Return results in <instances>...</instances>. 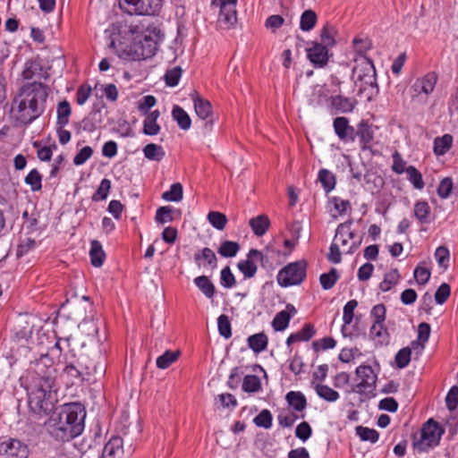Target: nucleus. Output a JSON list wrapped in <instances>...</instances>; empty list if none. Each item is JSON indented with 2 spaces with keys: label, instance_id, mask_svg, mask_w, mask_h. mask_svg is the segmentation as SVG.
<instances>
[{
  "label": "nucleus",
  "instance_id": "1",
  "mask_svg": "<svg viewBox=\"0 0 458 458\" xmlns=\"http://www.w3.org/2000/svg\"><path fill=\"white\" fill-rule=\"evenodd\" d=\"M48 87L41 81L24 83L17 90L11 107L16 125H29L45 112Z\"/></svg>",
  "mask_w": 458,
  "mask_h": 458
},
{
  "label": "nucleus",
  "instance_id": "2",
  "mask_svg": "<svg viewBox=\"0 0 458 458\" xmlns=\"http://www.w3.org/2000/svg\"><path fill=\"white\" fill-rule=\"evenodd\" d=\"M85 407L79 403L64 404L55 411L46 422L49 435L57 441L68 442L79 437L84 430Z\"/></svg>",
  "mask_w": 458,
  "mask_h": 458
},
{
  "label": "nucleus",
  "instance_id": "3",
  "mask_svg": "<svg viewBox=\"0 0 458 458\" xmlns=\"http://www.w3.org/2000/svg\"><path fill=\"white\" fill-rule=\"evenodd\" d=\"M48 357H43L36 365L38 382L29 394L28 404L30 410L38 415H47L54 408L52 391H55L56 370Z\"/></svg>",
  "mask_w": 458,
  "mask_h": 458
},
{
  "label": "nucleus",
  "instance_id": "4",
  "mask_svg": "<svg viewBox=\"0 0 458 458\" xmlns=\"http://www.w3.org/2000/svg\"><path fill=\"white\" fill-rule=\"evenodd\" d=\"M144 26L131 25L130 31L132 34H137L133 38V42L130 47V52H131V59L141 60L148 59L156 54L157 49V43L154 40L149 34L142 33Z\"/></svg>",
  "mask_w": 458,
  "mask_h": 458
},
{
  "label": "nucleus",
  "instance_id": "5",
  "mask_svg": "<svg viewBox=\"0 0 458 458\" xmlns=\"http://www.w3.org/2000/svg\"><path fill=\"white\" fill-rule=\"evenodd\" d=\"M445 429L433 419L428 420L420 429V437L413 436L412 446L419 452H427L439 445Z\"/></svg>",
  "mask_w": 458,
  "mask_h": 458
},
{
  "label": "nucleus",
  "instance_id": "6",
  "mask_svg": "<svg viewBox=\"0 0 458 458\" xmlns=\"http://www.w3.org/2000/svg\"><path fill=\"white\" fill-rule=\"evenodd\" d=\"M352 79L355 83L360 82V89L367 87L377 88V74L374 64L367 55L353 58Z\"/></svg>",
  "mask_w": 458,
  "mask_h": 458
},
{
  "label": "nucleus",
  "instance_id": "7",
  "mask_svg": "<svg viewBox=\"0 0 458 458\" xmlns=\"http://www.w3.org/2000/svg\"><path fill=\"white\" fill-rule=\"evenodd\" d=\"M307 272V263L304 260H298L289 263L279 270L276 279L282 287H289L301 284Z\"/></svg>",
  "mask_w": 458,
  "mask_h": 458
},
{
  "label": "nucleus",
  "instance_id": "8",
  "mask_svg": "<svg viewBox=\"0 0 458 458\" xmlns=\"http://www.w3.org/2000/svg\"><path fill=\"white\" fill-rule=\"evenodd\" d=\"M120 8L129 14L157 15L162 9L163 0H118Z\"/></svg>",
  "mask_w": 458,
  "mask_h": 458
},
{
  "label": "nucleus",
  "instance_id": "9",
  "mask_svg": "<svg viewBox=\"0 0 458 458\" xmlns=\"http://www.w3.org/2000/svg\"><path fill=\"white\" fill-rule=\"evenodd\" d=\"M211 4L219 8L218 25L224 30L233 28L237 22V0H212Z\"/></svg>",
  "mask_w": 458,
  "mask_h": 458
},
{
  "label": "nucleus",
  "instance_id": "10",
  "mask_svg": "<svg viewBox=\"0 0 458 458\" xmlns=\"http://www.w3.org/2000/svg\"><path fill=\"white\" fill-rule=\"evenodd\" d=\"M359 383L356 384L352 391L360 394L373 393L376 388L377 374L369 365H360L355 370Z\"/></svg>",
  "mask_w": 458,
  "mask_h": 458
},
{
  "label": "nucleus",
  "instance_id": "11",
  "mask_svg": "<svg viewBox=\"0 0 458 458\" xmlns=\"http://www.w3.org/2000/svg\"><path fill=\"white\" fill-rule=\"evenodd\" d=\"M257 261L263 263L267 261V258L260 250L251 249L247 254V259L238 262L237 267L243 274L244 278H252L256 275Z\"/></svg>",
  "mask_w": 458,
  "mask_h": 458
},
{
  "label": "nucleus",
  "instance_id": "12",
  "mask_svg": "<svg viewBox=\"0 0 458 458\" xmlns=\"http://www.w3.org/2000/svg\"><path fill=\"white\" fill-rule=\"evenodd\" d=\"M27 445L18 439L10 438L0 444V458H28Z\"/></svg>",
  "mask_w": 458,
  "mask_h": 458
},
{
  "label": "nucleus",
  "instance_id": "13",
  "mask_svg": "<svg viewBox=\"0 0 458 458\" xmlns=\"http://www.w3.org/2000/svg\"><path fill=\"white\" fill-rule=\"evenodd\" d=\"M21 77L26 81H41L48 78V72L39 59H31L25 63Z\"/></svg>",
  "mask_w": 458,
  "mask_h": 458
},
{
  "label": "nucleus",
  "instance_id": "14",
  "mask_svg": "<svg viewBox=\"0 0 458 458\" xmlns=\"http://www.w3.org/2000/svg\"><path fill=\"white\" fill-rule=\"evenodd\" d=\"M307 57L315 68L325 67L329 59V50L327 47L318 42H311V46L307 47Z\"/></svg>",
  "mask_w": 458,
  "mask_h": 458
},
{
  "label": "nucleus",
  "instance_id": "15",
  "mask_svg": "<svg viewBox=\"0 0 458 458\" xmlns=\"http://www.w3.org/2000/svg\"><path fill=\"white\" fill-rule=\"evenodd\" d=\"M333 127L337 137L343 141H354L355 129L349 123V120L344 116L334 119Z\"/></svg>",
  "mask_w": 458,
  "mask_h": 458
},
{
  "label": "nucleus",
  "instance_id": "16",
  "mask_svg": "<svg viewBox=\"0 0 458 458\" xmlns=\"http://www.w3.org/2000/svg\"><path fill=\"white\" fill-rule=\"evenodd\" d=\"M437 80L438 76L436 72H428L423 77L419 78L415 81V82L412 85V89L417 95L425 94L428 96L433 92L437 82Z\"/></svg>",
  "mask_w": 458,
  "mask_h": 458
},
{
  "label": "nucleus",
  "instance_id": "17",
  "mask_svg": "<svg viewBox=\"0 0 458 458\" xmlns=\"http://www.w3.org/2000/svg\"><path fill=\"white\" fill-rule=\"evenodd\" d=\"M359 138L362 150L370 149L371 142L374 140V131L368 122L361 120L355 129V137Z\"/></svg>",
  "mask_w": 458,
  "mask_h": 458
},
{
  "label": "nucleus",
  "instance_id": "18",
  "mask_svg": "<svg viewBox=\"0 0 458 458\" xmlns=\"http://www.w3.org/2000/svg\"><path fill=\"white\" fill-rule=\"evenodd\" d=\"M355 100L341 95L333 96L329 99V107L332 114L350 113L355 107Z\"/></svg>",
  "mask_w": 458,
  "mask_h": 458
},
{
  "label": "nucleus",
  "instance_id": "19",
  "mask_svg": "<svg viewBox=\"0 0 458 458\" xmlns=\"http://www.w3.org/2000/svg\"><path fill=\"white\" fill-rule=\"evenodd\" d=\"M123 439L120 437H113L105 445L100 458H122L123 454Z\"/></svg>",
  "mask_w": 458,
  "mask_h": 458
},
{
  "label": "nucleus",
  "instance_id": "20",
  "mask_svg": "<svg viewBox=\"0 0 458 458\" xmlns=\"http://www.w3.org/2000/svg\"><path fill=\"white\" fill-rule=\"evenodd\" d=\"M194 259L199 266H203L211 270L217 267V258L215 252L210 248H203L201 250L194 254Z\"/></svg>",
  "mask_w": 458,
  "mask_h": 458
},
{
  "label": "nucleus",
  "instance_id": "21",
  "mask_svg": "<svg viewBox=\"0 0 458 458\" xmlns=\"http://www.w3.org/2000/svg\"><path fill=\"white\" fill-rule=\"evenodd\" d=\"M285 400L297 412L303 411L307 407V399L301 392L290 391L286 394Z\"/></svg>",
  "mask_w": 458,
  "mask_h": 458
},
{
  "label": "nucleus",
  "instance_id": "22",
  "mask_svg": "<svg viewBox=\"0 0 458 458\" xmlns=\"http://www.w3.org/2000/svg\"><path fill=\"white\" fill-rule=\"evenodd\" d=\"M192 100L195 112L200 119L206 120L212 114V106L208 100L200 98L197 94L192 98Z\"/></svg>",
  "mask_w": 458,
  "mask_h": 458
},
{
  "label": "nucleus",
  "instance_id": "23",
  "mask_svg": "<svg viewBox=\"0 0 458 458\" xmlns=\"http://www.w3.org/2000/svg\"><path fill=\"white\" fill-rule=\"evenodd\" d=\"M253 233L257 236L264 235L270 226V221L266 215H259L249 221Z\"/></svg>",
  "mask_w": 458,
  "mask_h": 458
},
{
  "label": "nucleus",
  "instance_id": "24",
  "mask_svg": "<svg viewBox=\"0 0 458 458\" xmlns=\"http://www.w3.org/2000/svg\"><path fill=\"white\" fill-rule=\"evenodd\" d=\"M89 256L91 264L94 267H100L103 265L106 259V254L103 250L101 243L98 241H91Z\"/></svg>",
  "mask_w": 458,
  "mask_h": 458
},
{
  "label": "nucleus",
  "instance_id": "25",
  "mask_svg": "<svg viewBox=\"0 0 458 458\" xmlns=\"http://www.w3.org/2000/svg\"><path fill=\"white\" fill-rule=\"evenodd\" d=\"M173 119L177 123L178 126L184 131L191 128V119L190 115L180 106H174L172 110Z\"/></svg>",
  "mask_w": 458,
  "mask_h": 458
},
{
  "label": "nucleus",
  "instance_id": "26",
  "mask_svg": "<svg viewBox=\"0 0 458 458\" xmlns=\"http://www.w3.org/2000/svg\"><path fill=\"white\" fill-rule=\"evenodd\" d=\"M351 223H343L337 226L336 233L334 238L335 243L339 246H345L349 240L354 237V233L350 229Z\"/></svg>",
  "mask_w": 458,
  "mask_h": 458
},
{
  "label": "nucleus",
  "instance_id": "27",
  "mask_svg": "<svg viewBox=\"0 0 458 458\" xmlns=\"http://www.w3.org/2000/svg\"><path fill=\"white\" fill-rule=\"evenodd\" d=\"M247 341L249 347L256 353L265 351L268 344V338L264 333L252 335Z\"/></svg>",
  "mask_w": 458,
  "mask_h": 458
},
{
  "label": "nucleus",
  "instance_id": "28",
  "mask_svg": "<svg viewBox=\"0 0 458 458\" xmlns=\"http://www.w3.org/2000/svg\"><path fill=\"white\" fill-rule=\"evenodd\" d=\"M195 285L202 292V293L208 299L214 297L216 288L214 284L206 276H199L193 280Z\"/></svg>",
  "mask_w": 458,
  "mask_h": 458
},
{
  "label": "nucleus",
  "instance_id": "29",
  "mask_svg": "<svg viewBox=\"0 0 458 458\" xmlns=\"http://www.w3.org/2000/svg\"><path fill=\"white\" fill-rule=\"evenodd\" d=\"M56 125L66 126L72 114L71 105L67 100H63L57 105Z\"/></svg>",
  "mask_w": 458,
  "mask_h": 458
},
{
  "label": "nucleus",
  "instance_id": "30",
  "mask_svg": "<svg viewBox=\"0 0 458 458\" xmlns=\"http://www.w3.org/2000/svg\"><path fill=\"white\" fill-rule=\"evenodd\" d=\"M369 336L380 344L388 341V332L384 323H373L369 329Z\"/></svg>",
  "mask_w": 458,
  "mask_h": 458
},
{
  "label": "nucleus",
  "instance_id": "31",
  "mask_svg": "<svg viewBox=\"0 0 458 458\" xmlns=\"http://www.w3.org/2000/svg\"><path fill=\"white\" fill-rule=\"evenodd\" d=\"M453 137L450 134H445L437 137L434 140V153L437 156L445 155L452 147Z\"/></svg>",
  "mask_w": 458,
  "mask_h": 458
},
{
  "label": "nucleus",
  "instance_id": "32",
  "mask_svg": "<svg viewBox=\"0 0 458 458\" xmlns=\"http://www.w3.org/2000/svg\"><path fill=\"white\" fill-rule=\"evenodd\" d=\"M143 153L146 158L153 161H160L165 155L163 147L155 143L146 145L143 148Z\"/></svg>",
  "mask_w": 458,
  "mask_h": 458
},
{
  "label": "nucleus",
  "instance_id": "33",
  "mask_svg": "<svg viewBox=\"0 0 458 458\" xmlns=\"http://www.w3.org/2000/svg\"><path fill=\"white\" fill-rule=\"evenodd\" d=\"M180 356V351H166L157 359V367L161 369L169 368Z\"/></svg>",
  "mask_w": 458,
  "mask_h": 458
},
{
  "label": "nucleus",
  "instance_id": "34",
  "mask_svg": "<svg viewBox=\"0 0 458 458\" xmlns=\"http://www.w3.org/2000/svg\"><path fill=\"white\" fill-rule=\"evenodd\" d=\"M317 394L327 402H335L339 399V393L327 385L317 384L315 386Z\"/></svg>",
  "mask_w": 458,
  "mask_h": 458
},
{
  "label": "nucleus",
  "instance_id": "35",
  "mask_svg": "<svg viewBox=\"0 0 458 458\" xmlns=\"http://www.w3.org/2000/svg\"><path fill=\"white\" fill-rule=\"evenodd\" d=\"M430 335V326L428 323L422 322L418 327V341L411 343L412 347H420L423 350L425 344L428 342Z\"/></svg>",
  "mask_w": 458,
  "mask_h": 458
},
{
  "label": "nucleus",
  "instance_id": "36",
  "mask_svg": "<svg viewBox=\"0 0 458 458\" xmlns=\"http://www.w3.org/2000/svg\"><path fill=\"white\" fill-rule=\"evenodd\" d=\"M318 178L327 193L335 188L336 183L335 176L327 169H321L318 172Z\"/></svg>",
  "mask_w": 458,
  "mask_h": 458
},
{
  "label": "nucleus",
  "instance_id": "37",
  "mask_svg": "<svg viewBox=\"0 0 458 458\" xmlns=\"http://www.w3.org/2000/svg\"><path fill=\"white\" fill-rule=\"evenodd\" d=\"M316 22V13L312 10H306L301 16L300 28L302 31H310L315 27Z\"/></svg>",
  "mask_w": 458,
  "mask_h": 458
},
{
  "label": "nucleus",
  "instance_id": "38",
  "mask_svg": "<svg viewBox=\"0 0 458 458\" xmlns=\"http://www.w3.org/2000/svg\"><path fill=\"white\" fill-rule=\"evenodd\" d=\"M240 250V244L233 241H225L221 243L217 252L224 258L235 257Z\"/></svg>",
  "mask_w": 458,
  "mask_h": 458
},
{
  "label": "nucleus",
  "instance_id": "39",
  "mask_svg": "<svg viewBox=\"0 0 458 458\" xmlns=\"http://www.w3.org/2000/svg\"><path fill=\"white\" fill-rule=\"evenodd\" d=\"M338 279L339 274L335 267H332L328 273L321 274L319 276V282L324 290L333 288Z\"/></svg>",
  "mask_w": 458,
  "mask_h": 458
},
{
  "label": "nucleus",
  "instance_id": "40",
  "mask_svg": "<svg viewBox=\"0 0 458 458\" xmlns=\"http://www.w3.org/2000/svg\"><path fill=\"white\" fill-rule=\"evenodd\" d=\"M261 389L260 378L256 375H247L242 380V390L246 393H257Z\"/></svg>",
  "mask_w": 458,
  "mask_h": 458
},
{
  "label": "nucleus",
  "instance_id": "41",
  "mask_svg": "<svg viewBox=\"0 0 458 458\" xmlns=\"http://www.w3.org/2000/svg\"><path fill=\"white\" fill-rule=\"evenodd\" d=\"M183 190L180 182H175L171 185L170 190L162 194L163 199L166 201L178 202L182 199Z\"/></svg>",
  "mask_w": 458,
  "mask_h": 458
},
{
  "label": "nucleus",
  "instance_id": "42",
  "mask_svg": "<svg viewBox=\"0 0 458 458\" xmlns=\"http://www.w3.org/2000/svg\"><path fill=\"white\" fill-rule=\"evenodd\" d=\"M356 434L359 436L360 440L369 441L372 444L378 440L379 434L374 428H369L363 426H357L355 428Z\"/></svg>",
  "mask_w": 458,
  "mask_h": 458
},
{
  "label": "nucleus",
  "instance_id": "43",
  "mask_svg": "<svg viewBox=\"0 0 458 458\" xmlns=\"http://www.w3.org/2000/svg\"><path fill=\"white\" fill-rule=\"evenodd\" d=\"M291 314L285 310L278 312L272 320V327L276 331L284 330L290 323Z\"/></svg>",
  "mask_w": 458,
  "mask_h": 458
},
{
  "label": "nucleus",
  "instance_id": "44",
  "mask_svg": "<svg viewBox=\"0 0 458 458\" xmlns=\"http://www.w3.org/2000/svg\"><path fill=\"white\" fill-rule=\"evenodd\" d=\"M406 174L408 180L417 190H422L424 188V182L422 179L421 173L413 165H410L406 168Z\"/></svg>",
  "mask_w": 458,
  "mask_h": 458
},
{
  "label": "nucleus",
  "instance_id": "45",
  "mask_svg": "<svg viewBox=\"0 0 458 458\" xmlns=\"http://www.w3.org/2000/svg\"><path fill=\"white\" fill-rule=\"evenodd\" d=\"M430 207L427 201H418L414 205V215L416 218L422 224L428 222V215Z\"/></svg>",
  "mask_w": 458,
  "mask_h": 458
},
{
  "label": "nucleus",
  "instance_id": "46",
  "mask_svg": "<svg viewBox=\"0 0 458 458\" xmlns=\"http://www.w3.org/2000/svg\"><path fill=\"white\" fill-rule=\"evenodd\" d=\"M400 278L397 269H392L385 275L384 280L379 284V289L382 292L389 291L393 285L396 284Z\"/></svg>",
  "mask_w": 458,
  "mask_h": 458
},
{
  "label": "nucleus",
  "instance_id": "47",
  "mask_svg": "<svg viewBox=\"0 0 458 458\" xmlns=\"http://www.w3.org/2000/svg\"><path fill=\"white\" fill-rule=\"evenodd\" d=\"M335 30L334 27L326 25L323 27L320 32V39L323 46L328 47H332L335 45Z\"/></svg>",
  "mask_w": 458,
  "mask_h": 458
},
{
  "label": "nucleus",
  "instance_id": "48",
  "mask_svg": "<svg viewBox=\"0 0 458 458\" xmlns=\"http://www.w3.org/2000/svg\"><path fill=\"white\" fill-rule=\"evenodd\" d=\"M208 220L217 230H224L227 223L226 216L218 211H210L208 214Z\"/></svg>",
  "mask_w": 458,
  "mask_h": 458
},
{
  "label": "nucleus",
  "instance_id": "49",
  "mask_svg": "<svg viewBox=\"0 0 458 458\" xmlns=\"http://www.w3.org/2000/svg\"><path fill=\"white\" fill-rule=\"evenodd\" d=\"M111 189V181L109 179H103L97 189V191L92 195L93 201H101L107 198L109 191Z\"/></svg>",
  "mask_w": 458,
  "mask_h": 458
},
{
  "label": "nucleus",
  "instance_id": "50",
  "mask_svg": "<svg viewBox=\"0 0 458 458\" xmlns=\"http://www.w3.org/2000/svg\"><path fill=\"white\" fill-rule=\"evenodd\" d=\"M305 414L297 415L292 412H280L277 416L278 424L283 428H291L299 419H303Z\"/></svg>",
  "mask_w": 458,
  "mask_h": 458
},
{
  "label": "nucleus",
  "instance_id": "51",
  "mask_svg": "<svg viewBox=\"0 0 458 458\" xmlns=\"http://www.w3.org/2000/svg\"><path fill=\"white\" fill-rule=\"evenodd\" d=\"M272 420L273 417L270 411L264 409L254 418L253 422L257 427L268 429L272 427Z\"/></svg>",
  "mask_w": 458,
  "mask_h": 458
},
{
  "label": "nucleus",
  "instance_id": "52",
  "mask_svg": "<svg viewBox=\"0 0 458 458\" xmlns=\"http://www.w3.org/2000/svg\"><path fill=\"white\" fill-rule=\"evenodd\" d=\"M173 211L174 208L170 206H164L158 208L155 216L156 222L158 224H165L168 222H172L174 220Z\"/></svg>",
  "mask_w": 458,
  "mask_h": 458
},
{
  "label": "nucleus",
  "instance_id": "53",
  "mask_svg": "<svg viewBox=\"0 0 458 458\" xmlns=\"http://www.w3.org/2000/svg\"><path fill=\"white\" fill-rule=\"evenodd\" d=\"M42 176L37 169H32L25 177V182L30 186L33 191H38L41 189Z\"/></svg>",
  "mask_w": 458,
  "mask_h": 458
},
{
  "label": "nucleus",
  "instance_id": "54",
  "mask_svg": "<svg viewBox=\"0 0 458 458\" xmlns=\"http://www.w3.org/2000/svg\"><path fill=\"white\" fill-rule=\"evenodd\" d=\"M358 306V301L356 300H351L349 301L344 307L343 310V321H344V327L350 325L354 317V310Z\"/></svg>",
  "mask_w": 458,
  "mask_h": 458
},
{
  "label": "nucleus",
  "instance_id": "55",
  "mask_svg": "<svg viewBox=\"0 0 458 458\" xmlns=\"http://www.w3.org/2000/svg\"><path fill=\"white\" fill-rule=\"evenodd\" d=\"M181 76L182 69L179 66L167 70L165 74V84L169 87H175L178 85Z\"/></svg>",
  "mask_w": 458,
  "mask_h": 458
},
{
  "label": "nucleus",
  "instance_id": "56",
  "mask_svg": "<svg viewBox=\"0 0 458 458\" xmlns=\"http://www.w3.org/2000/svg\"><path fill=\"white\" fill-rule=\"evenodd\" d=\"M217 327L219 334L228 339L232 335V328L229 318L226 315L222 314L217 318Z\"/></svg>",
  "mask_w": 458,
  "mask_h": 458
},
{
  "label": "nucleus",
  "instance_id": "57",
  "mask_svg": "<svg viewBox=\"0 0 458 458\" xmlns=\"http://www.w3.org/2000/svg\"><path fill=\"white\" fill-rule=\"evenodd\" d=\"M353 48L356 56L366 55V52L371 48V42L368 38H355L353 39Z\"/></svg>",
  "mask_w": 458,
  "mask_h": 458
},
{
  "label": "nucleus",
  "instance_id": "58",
  "mask_svg": "<svg viewBox=\"0 0 458 458\" xmlns=\"http://www.w3.org/2000/svg\"><path fill=\"white\" fill-rule=\"evenodd\" d=\"M220 284L225 288H232L236 284L235 277L229 267H225L221 270Z\"/></svg>",
  "mask_w": 458,
  "mask_h": 458
},
{
  "label": "nucleus",
  "instance_id": "59",
  "mask_svg": "<svg viewBox=\"0 0 458 458\" xmlns=\"http://www.w3.org/2000/svg\"><path fill=\"white\" fill-rule=\"evenodd\" d=\"M312 435V428L307 421L301 422L295 428V437L303 443Z\"/></svg>",
  "mask_w": 458,
  "mask_h": 458
},
{
  "label": "nucleus",
  "instance_id": "60",
  "mask_svg": "<svg viewBox=\"0 0 458 458\" xmlns=\"http://www.w3.org/2000/svg\"><path fill=\"white\" fill-rule=\"evenodd\" d=\"M411 349L406 347L401 349L395 355V363L399 369H403L408 366L411 361Z\"/></svg>",
  "mask_w": 458,
  "mask_h": 458
},
{
  "label": "nucleus",
  "instance_id": "61",
  "mask_svg": "<svg viewBox=\"0 0 458 458\" xmlns=\"http://www.w3.org/2000/svg\"><path fill=\"white\" fill-rule=\"evenodd\" d=\"M453 190V181L450 177H445L441 180L437 187V194L442 199H447Z\"/></svg>",
  "mask_w": 458,
  "mask_h": 458
},
{
  "label": "nucleus",
  "instance_id": "62",
  "mask_svg": "<svg viewBox=\"0 0 458 458\" xmlns=\"http://www.w3.org/2000/svg\"><path fill=\"white\" fill-rule=\"evenodd\" d=\"M449 257V250L445 246L438 247L435 251V258L441 267L447 268Z\"/></svg>",
  "mask_w": 458,
  "mask_h": 458
},
{
  "label": "nucleus",
  "instance_id": "63",
  "mask_svg": "<svg viewBox=\"0 0 458 458\" xmlns=\"http://www.w3.org/2000/svg\"><path fill=\"white\" fill-rule=\"evenodd\" d=\"M330 202L333 204L338 216H343L349 208H351L350 201L343 199L340 197H333L330 199Z\"/></svg>",
  "mask_w": 458,
  "mask_h": 458
},
{
  "label": "nucleus",
  "instance_id": "64",
  "mask_svg": "<svg viewBox=\"0 0 458 458\" xmlns=\"http://www.w3.org/2000/svg\"><path fill=\"white\" fill-rule=\"evenodd\" d=\"M446 407L449 411H454L458 405V386L451 387L445 397Z\"/></svg>",
  "mask_w": 458,
  "mask_h": 458
}]
</instances>
